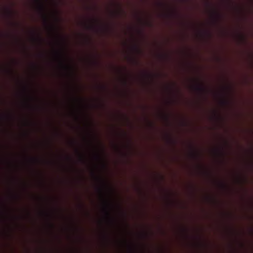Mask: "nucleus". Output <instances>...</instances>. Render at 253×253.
<instances>
[{"label":"nucleus","mask_w":253,"mask_h":253,"mask_svg":"<svg viewBox=\"0 0 253 253\" xmlns=\"http://www.w3.org/2000/svg\"><path fill=\"white\" fill-rule=\"evenodd\" d=\"M197 82L198 84L194 86V89L200 93H204L206 91L205 88L199 81H197Z\"/></svg>","instance_id":"f257e3e1"},{"label":"nucleus","mask_w":253,"mask_h":253,"mask_svg":"<svg viewBox=\"0 0 253 253\" xmlns=\"http://www.w3.org/2000/svg\"><path fill=\"white\" fill-rule=\"evenodd\" d=\"M57 54H58V55L60 58V60L61 61V63L62 64V65H63V66L64 67V68H65V69H68L69 67L66 65H64L63 64V62H62V53L60 52V51H58L57 52Z\"/></svg>","instance_id":"f03ea898"},{"label":"nucleus","mask_w":253,"mask_h":253,"mask_svg":"<svg viewBox=\"0 0 253 253\" xmlns=\"http://www.w3.org/2000/svg\"><path fill=\"white\" fill-rule=\"evenodd\" d=\"M192 157H193L194 158H198L199 157V154L195 151H194L192 153Z\"/></svg>","instance_id":"7ed1b4c3"},{"label":"nucleus","mask_w":253,"mask_h":253,"mask_svg":"<svg viewBox=\"0 0 253 253\" xmlns=\"http://www.w3.org/2000/svg\"><path fill=\"white\" fill-rule=\"evenodd\" d=\"M106 214L108 217V218L110 220V214L108 209L106 210Z\"/></svg>","instance_id":"20e7f679"},{"label":"nucleus","mask_w":253,"mask_h":253,"mask_svg":"<svg viewBox=\"0 0 253 253\" xmlns=\"http://www.w3.org/2000/svg\"><path fill=\"white\" fill-rule=\"evenodd\" d=\"M105 205L107 209L109 208L110 207V204L109 203V202L105 201Z\"/></svg>","instance_id":"39448f33"},{"label":"nucleus","mask_w":253,"mask_h":253,"mask_svg":"<svg viewBox=\"0 0 253 253\" xmlns=\"http://www.w3.org/2000/svg\"><path fill=\"white\" fill-rule=\"evenodd\" d=\"M40 9H41L42 11V10H43V9H44L43 6V5H42V3H40Z\"/></svg>","instance_id":"423d86ee"},{"label":"nucleus","mask_w":253,"mask_h":253,"mask_svg":"<svg viewBox=\"0 0 253 253\" xmlns=\"http://www.w3.org/2000/svg\"><path fill=\"white\" fill-rule=\"evenodd\" d=\"M134 48L138 52H140L139 49L136 46H135Z\"/></svg>","instance_id":"0eeeda50"},{"label":"nucleus","mask_w":253,"mask_h":253,"mask_svg":"<svg viewBox=\"0 0 253 253\" xmlns=\"http://www.w3.org/2000/svg\"><path fill=\"white\" fill-rule=\"evenodd\" d=\"M8 14L11 16L12 14V12L11 10H8Z\"/></svg>","instance_id":"6e6552de"},{"label":"nucleus","mask_w":253,"mask_h":253,"mask_svg":"<svg viewBox=\"0 0 253 253\" xmlns=\"http://www.w3.org/2000/svg\"><path fill=\"white\" fill-rule=\"evenodd\" d=\"M226 103L227 102H226V101L225 100H222V103L223 104H226Z\"/></svg>","instance_id":"1a4fd4ad"},{"label":"nucleus","mask_w":253,"mask_h":253,"mask_svg":"<svg viewBox=\"0 0 253 253\" xmlns=\"http://www.w3.org/2000/svg\"><path fill=\"white\" fill-rule=\"evenodd\" d=\"M44 18L45 21H47V19H46V16L45 15H44Z\"/></svg>","instance_id":"9d476101"},{"label":"nucleus","mask_w":253,"mask_h":253,"mask_svg":"<svg viewBox=\"0 0 253 253\" xmlns=\"http://www.w3.org/2000/svg\"><path fill=\"white\" fill-rule=\"evenodd\" d=\"M215 15L217 17H218L219 15H218V13H217V12H215Z\"/></svg>","instance_id":"9b49d317"},{"label":"nucleus","mask_w":253,"mask_h":253,"mask_svg":"<svg viewBox=\"0 0 253 253\" xmlns=\"http://www.w3.org/2000/svg\"><path fill=\"white\" fill-rule=\"evenodd\" d=\"M99 191H100V193H102V189H99Z\"/></svg>","instance_id":"f8f14e48"},{"label":"nucleus","mask_w":253,"mask_h":253,"mask_svg":"<svg viewBox=\"0 0 253 253\" xmlns=\"http://www.w3.org/2000/svg\"><path fill=\"white\" fill-rule=\"evenodd\" d=\"M38 40H39V41L40 42H41V38H38Z\"/></svg>","instance_id":"ddd939ff"},{"label":"nucleus","mask_w":253,"mask_h":253,"mask_svg":"<svg viewBox=\"0 0 253 253\" xmlns=\"http://www.w3.org/2000/svg\"><path fill=\"white\" fill-rule=\"evenodd\" d=\"M50 226H51L52 227H53V225L52 224H51H51H50Z\"/></svg>","instance_id":"4468645a"},{"label":"nucleus","mask_w":253,"mask_h":253,"mask_svg":"<svg viewBox=\"0 0 253 253\" xmlns=\"http://www.w3.org/2000/svg\"><path fill=\"white\" fill-rule=\"evenodd\" d=\"M101 87H102L103 89H104L105 87L104 86H102Z\"/></svg>","instance_id":"2eb2a0df"},{"label":"nucleus","mask_w":253,"mask_h":253,"mask_svg":"<svg viewBox=\"0 0 253 253\" xmlns=\"http://www.w3.org/2000/svg\"><path fill=\"white\" fill-rule=\"evenodd\" d=\"M241 38H242V40L244 39V37L242 36H241Z\"/></svg>","instance_id":"dca6fc26"},{"label":"nucleus","mask_w":253,"mask_h":253,"mask_svg":"<svg viewBox=\"0 0 253 253\" xmlns=\"http://www.w3.org/2000/svg\"><path fill=\"white\" fill-rule=\"evenodd\" d=\"M88 27L89 28H92V26H88Z\"/></svg>","instance_id":"f3484780"}]
</instances>
